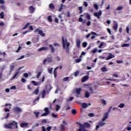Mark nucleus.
<instances>
[{"mask_svg": "<svg viewBox=\"0 0 131 131\" xmlns=\"http://www.w3.org/2000/svg\"><path fill=\"white\" fill-rule=\"evenodd\" d=\"M63 49H66L67 54L69 53V47H70V42H68L67 39H64V37H61Z\"/></svg>", "mask_w": 131, "mask_h": 131, "instance_id": "nucleus-1", "label": "nucleus"}, {"mask_svg": "<svg viewBox=\"0 0 131 131\" xmlns=\"http://www.w3.org/2000/svg\"><path fill=\"white\" fill-rule=\"evenodd\" d=\"M13 126H15L16 128H18V123L15 121H12V122L5 124V127L6 128L13 129L14 128Z\"/></svg>", "mask_w": 131, "mask_h": 131, "instance_id": "nucleus-2", "label": "nucleus"}, {"mask_svg": "<svg viewBox=\"0 0 131 131\" xmlns=\"http://www.w3.org/2000/svg\"><path fill=\"white\" fill-rule=\"evenodd\" d=\"M106 123L105 122H104V121L103 120H101L99 121L98 122V125H96V127H95V130H98V129H99V128H100V127H102V126H104V125H105Z\"/></svg>", "mask_w": 131, "mask_h": 131, "instance_id": "nucleus-3", "label": "nucleus"}, {"mask_svg": "<svg viewBox=\"0 0 131 131\" xmlns=\"http://www.w3.org/2000/svg\"><path fill=\"white\" fill-rule=\"evenodd\" d=\"M73 92L75 94L76 98H78L79 95H80V92H81V88H76L74 89Z\"/></svg>", "mask_w": 131, "mask_h": 131, "instance_id": "nucleus-4", "label": "nucleus"}, {"mask_svg": "<svg viewBox=\"0 0 131 131\" xmlns=\"http://www.w3.org/2000/svg\"><path fill=\"white\" fill-rule=\"evenodd\" d=\"M35 33H36V32H38V34H40V35H41L42 37H45L46 36V34L42 32V30H39V29L37 28L34 31Z\"/></svg>", "mask_w": 131, "mask_h": 131, "instance_id": "nucleus-5", "label": "nucleus"}, {"mask_svg": "<svg viewBox=\"0 0 131 131\" xmlns=\"http://www.w3.org/2000/svg\"><path fill=\"white\" fill-rule=\"evenodd\" d=\"M47 62H48V63H52V62H53V57H48L47 58L44 59L43 60V65H45Z\"/></svg>", "mask_w": 131, "mask_h": 131, "instance_id": "nucleus-6", "label": "nucleus"}, {"mask_svg": "<svg viewBox=\"0 0 131 131\" xmlns=\"http://www.w3.org/2000/svg\"><path fill=\"white\" fill-rule=\"evenodd\" d=\"M44 111H45V113L42 114L41 115V116H48L50 114V111H49V110L48 107H46L44 109Z\"/></svg>", "mask_w": 131, "mask_h": 131, "instance_id": "nucleus-7", "label": "nucleus"}, {"mask_svg": "<svg viewBox=\"0 0 131 131\" xmlns=\"http://www.w3.org/2000/svg\"><path fill=\"white\" fill-rule=\"evenodd\" d=\"M102 11L100 10L98 12H95L94 13V16H95V17H97L98 19H100V16H102Z\"/></svg>", "mask_w": 131, "mask_h": 131, "instance_id": "nucleus-8", "label": "nucleus"}, {"mask_svg": "<svg viewBox=\"0 0 131 131\" xmlns=\"http://www.w3.org/2000/svg\"><path fill=\"white\" fill-rule=\"evenodd\" d=\"M82 127L83 128H90L91 124L88 122H84L82 125Z\"/></svg>", "mask_w": 131, "mask_h": 131, "instance_id": "nucleus-9", "label": "nucleus"}, {"mask_svg": "<svg viewBox=\"0 0 131 131\" xmlns=\"http://www.w3.org/2000/svg\"><path fill=\"white\" fill-rule=\"evenodd\" d=\"M108 116H109L108 113H105L103 115V117H102V119L101 120H102V121L105 122V120H107V119H108Z\"/></svg>", "mask_w": 131, "mask_h": 131, "instance_id": "nucleus-10", "label": "nucleus"}, {"mask_svg": "<svg viewBox=\"0 0 131 131\" xmlns=\"http://www.w3.org/2000/svg\"><path fill=\"white\" fill-rule=\"evenodd\" d=\"M29 10L30 11V14H33L35 11V8L33 7V6H31L29 8Z\"/></svg>", "mask_w": 131, "mask_h": 131, "instance_id": "nucleus-11", "label": "nucleus"}, {"mask_svg": "<svg viewBox=\"0 0 131 131\" xmlns=\"http://www.w3.org/2000/svg\"><path fill=\"white\" fill-rule=\"evenodd\" d=\"M113 28H114L115 31H117V29L118 28V24H117L116 21H114V24L113 26Z\"/></svg>", "mask_w": 131, "mask_h": 131, "instance_id": "nucleus-12", "label": "nucleus"}, {"mask_svg": "<svg viewBox=\"0 0 131 131\" xmlns=\"http://www.w3.org/2000/svg\"><path fill=\"white\" fill-rule=\"evenodd\" d=\"M13 111H14V112H21L22 110H21V108H20V107L17 106L13 108Z\"/></svg>", "mask_w": 131, "mask_h": 131, "instance_id": "nucleus-13", "label": "nucleus"}, {"mask_svg": "<svg viewBox=\"0 0 131 131\" xmlns=\"http://www.w3.org/2000/svg\"><path fill=\"white\" fill-rule=\"evenodd\" d=\"M47 50H49V48L47 47H43L40 48L38 50V52H41V51H46Z\"/></svg>", "mask_w": 131, "mask_h": 131, "instance_id": "nucleus-14", "label": "nucleus"}, {"mask_svg": "<svg viewBox=\"0 0 131 131\" xmlns=\"http://www.w3.org/2000/svg\"><path fill=\"white\" fill-rule=\"evenodd\" d=\"M19 73H20V72H19V71L15 73L14 75L10 79V80H13V79H15L16 78V77H17V76H18V74H19Z\"/></svg>", "mask_w": 131, "mask_h": 131, "instance_id": "nucleus-15", "label": "nucleus"}, {"mask_svg": "<svg viewBox=\"0 0 131 131\" xmlns=\"http://www.w3.org/2000/svg\"><path fill=\"white\" fill-rule=\"evenodd\" d=\"M89 106H91V103H82V108H88Z\"/></svg>", "mask_w": 131, "mask_h": 131, "instance_id": "nucleus-16", "label": "nucleus"}, {"mask_svg": "<svg viewBox=\"0 0 131 131\" xmlns=\"http://www.w3.org/2000/svg\"><path fill=\"white\" fill-rule=\"evenodd\" d=\"M89 78V76H84L82 78V82H85Z\"/></svg>", "mask_w": 131, "mask_h": 131, "instance_id": "nucleus-17", "label": "nucleus"}, {"mask_svg": "<svg viewBox=\"0 0 131 131\" xmlns=\"http://www.w3.org/2000/svg\"><path fill=\"white\" fill-rule=\"evenodd\" d=\"M49 48L51 49L52 53H55V48L52 45H49Z\"/></svg>", "mask_w": 131, "mask_h": 131, "instance_id": "nucleus-18", "label": "nucleus"}, {"mask_svg": "<svg viewBox=\"0 0 131 131\" xmlns=\"http://www.w3.org/2000/svg\"><path fill=\"white\" fill-rule=\"evenodd\" d=\"M60 130L61 131H65V129H66V128L65 127V125L63 124H61L60 126Z\"/></svg>", "mask_w": 131, "mask_h": 131, "instance_id": "nucleus-19", "label": "nucleus"}, {"mask_svg": "<svg viewBox=\"0 0 131 131\" xmlns=\"http://www.w3.org/2000/svg\"><path fill=\"white\" fill-rule=\"evenodd\" d=\"M100 101H101V104H102V105H105L107 104V101H106L105 100L100 99Z\"/></svg>", "mask_w": 131, "mask_h": 131, "instance_id": "nucleus-20", "label": "nucleus"}, {"mask_svg": "<svg viewBox=\"0 0 131 131\" xmlns=\"http://www.w3.org/2000/svg\"><path fill=\"white\" fill-rule=\"evenodd\" d=\"M20 126H21V127H24L25 126V127L28 126V123H21L20 124Z\"/></svg>", "mask_w": 131, "mask_h": 131, "instance_id": "nucleus-21", "label": "nucleus"}, {"mask_svg": "<svg viewBox=\"0 0 131 131\" xmlns=\"http://www.w3.org/2000/svg\"><path fill=\"white\" fill-rule=\"evenodd\" d=\"M57 69H58V67L56 68L53 72V74L54 75V77L56 78L57 77Z\"/></svg>", "mask_w": 131, "mask_h": 131, "instance_id": "nucleus-22", "label": "nucleus"}, {"mask_svg": "<svg viewBox=\"0 0 131 131\" xmlns=\"http://www.w3.org/2000/svg\"><path fill=\"white\" fill-rule=\"evenodd\" d=\"M50 9H51V10H55V5L53 4V3H51L49 5Z\"/></svg>", "mask_w": 131, "mask_h": 131, "instance_id": "nucleus-23", "label": "nucleus"}, {"mask_svg": "<svg viewBox=\"0 0 131 131\" xmlns=\"http://www.w3.org/2000/svg\"><path fill=\"white\" fill-rule=\"evenodd\" d=\"M41 73H42V71L38 72L36 75V78H39V77H40V75H41Z\"/></svg>", "mask_w": 131, "mask_h": 131, "instance_id": "nucleus-24", "label": "nucleus"}, {"mask_svg": "<svg viewBox=\"0 0 131 131\" xmlns=\"http://www.w3.org/2000/svg\"><path fill=\"white\" fill-rule=\"evenodd\" d=\"M101 70L102 72H107L108 71V69L106 67H103L101 69Z\"/></svg>", "mask_w": 131, "mask_h": 131, "instance_id": "nucleus-25", "label": "nucleus"}, {"mask_svg": "<svg viewBox=\"0 0 131 131\" xmlns=\"http://www.w3.org/2000/svg\"><path fill=\"white\" fill-rule=\"evenodd\" d=\"M123 9V6H119L117 7V8L116 9V11H121Z\"/></svg>", "mask_w": 131, "mask_h": 131, "instance_id": "nucleus-26", "label": "nucleus"}, {"mask_svg": "<svg viewBox=\"0 0 131 131\" xmlns=\"http://www.w3.org/2000/svg\"><path fill=\"white\" fill-rule=\"evenodd\" d=\"M38 93H39V89L37 88L35 90H34V94H35V95H38Z\"/></svg>", "mask_w": 131, "mask_h": 131, "instance_id": "nucleus-27", "label": "nucleus"}, {"mask_svg": "<svg viewBox=\"0 0 131 131\" xmlns=\"http://www.w3.org/2000/svg\"><path fill=\"white\" fill-rule=\"evenodd\" d=\"M30 25V23H27L26 24V25L23 27V30H24L26 29V28H27V27H28V26H29Z\"/></svg>", "mask_w": 131, "mask_h": 131, "instance_id": "nucleus-28", "label": "nucleus"}, {"mask_svg": "<svg viewBox=\"0 0 131 131\" xmlns=\"http://www.w3.org/2000/svg\"><path fill=\"white\" fill-rule=\"evenodd\" d=\"M77 113V112L76 111V110H72V114H73V115H76Z\"/></svg>", "mask_w": 131, "mask_h": 131, "instance_id": "nucleus-29", "label": "nucleus"}, {"mask_svg": "<svg viewBox=\"0 0 131 131\" xmlns=\"http://www.w3.org/2000/svg\"><path fill=\"white\" fill-rule=\"evenodd\" d=\"M60 108H61V106H60V105H59L58 104L56 105V109H55L56 112H58V111H59V110H60Z\"/></svg>", "mask_w": 131, "mask_h": 131, "instance_id": "nucleus-30", "label": "nucleus"}, {"mask_svg": "<svg viewBox=\"0 0 131 131\" xmlns=\"http://www.w3.org/2000/svg\"><path fill=\"white\" fill-rule=\"evenodd\" d=\"M0 17L1 19H4V18H5V14H4V12H2L0 13Z\"/></svg>", "mask_w": 131, "mask_h": 131, "instance_id": "nucleus-31", "label": "nucleus"}, {"mask_svg": "<svg viewBox=\"0 0 131 131\" xmlns=\"http://www.w3.org/2000/svg\"><path fill=\"white\" fill-rule=\"evenodd\" d=\"M118 108H124V103H120L118 106Z\"/></svg>", "mask_w": 131, "mask_h": 131, "instance_id": "nucleus-32", "label": "nucleus"}, {"mask_svg": "<svg viewBox=\"0 0 131 131\" xmlns=\"http://www.w3.org/2000/svg\"><path fill=\"white\" fill-rule=\"evenodd\" d=\"M14 68H15V64L14 63H12L10 67V70H14Z\"/></svg>", "mask_w": 131, "mask_h": 131, "instance_id": "nucleus-33", "label": "nucleus"}, {"mask_svg": "<svg viewBox=\"0 0 131 131\" xmlns=\"http://www.w3.org/2000/svg\"><path fill=\"white\" fill-rule=\"evenodd\" d=\"M85 98H90V93L88 91L85 93Z\"/></svg>", "mask_w": 131, "mask_h": 131, "instance_id": "nucleus-34", "label": "nucleus"}, {"mask_svg": "<svg viewBox=\"0 0 131 131\" xmlns=\"http://www.w3.org/2000/svg\"><path fill=\"white\" fill-rule=\"evenodd\" d=\"M31 82L35 86H37V85H38V82H36L35 81H32Z\"/></svg>", "mask_w": 131, "mask_h": 131, "instance_id": "nucleus-35", "label": "nucleus"}, {"mask_svg": "<svg viewBox=\"0 0 131 131\" xmlns=\"http://www.w3.org/2000/svg\"><path fill=\"white\" fill-rule=\"evenodd\" d=\"M77 103L78 104H79V105H81L80 110H81V112H82V102L77 101Z\"/></svg>", "mask_w": 131, "mask_h": 131, "instance_id": "nucleus-36", "label": "nucleus"}, {"mask_svg": "<svg viewBox=\"0 0 131 131\" xmlns=\"http://www.w3.org/2000/svg\"><path fill=\"white\" fill-rule=\"evenodd\" d=\"M122 48H127L128 47H129V44H127V43H124L122 45Z\"/></svg>", "mask_w": 131, "mask_h": 131, "instance_id": "nucleus-37", "label": "nucleus"}, {"mask_svg": "<svg viewBox=\"0 0 131 131\" xmlns=\"http://www.w3.org/2000/svg\"><path fill=\"white\" fill-rule=\"evenodd\" d=\"M48 20L49 22H53V19H52V16H49L48 17Z\"/></svg>", "mask_w": 131, "mask_h": 131, "instance_id": "nucleus-38", "label": "nucleus"}, {"mask_svg": "<svg viewBox=\"0 0 131 131\" xmlns=\"http://www.w3.org/2000/svg\"><path fill=\"white\" fill-rule=\"evenodd\" d=\"M77 46L78 48H79L80 47V40H77Z\"/></svg>", "mask_w": 131, "mask_h": 131, "instance_id": "nucleus-39", "label": "nucleus"}, {"mask_svg": "<svg viewBox=\"0 0 131 131\" xmlns=\"http://www.w3.org/2000/svg\"><path fill=\"white\" fill-rule=\"evenodd\" d=\"M63 10V4L60 5V7L58 9V12H62Z\"/></svg>", "mask_w": 131, "mask_h": 131, "instance_id": "nucleus-40", "label": "nucleus"}, {"mask_svg": "<svg viewBox=\"0 0 131 131\" xmlns=\"http://www.w3.org/2000/svg\"><path fill=\"white\" fill-rule=\"evenodd\" d=\"M3 55L4 58H5L7 55V53H6V52H2V51H0V55Z\"/></svg>", "mask_w": 131, "mask_h": 131, "instance_id": "nucleus-41", "label": "nucleus"}, {"mask_svg": "<svg viewBox=\"0 0 131 131\" xmlns=\"http://www.w3.org/2000/svg\"><path fill=\"white\" fill-rule=\"evenodd\" d=\"M126 31L127 33L128 34H129V26H128L126 29Z\"/></svg>", "mask_w": 131, "mask_h": 131, "instance_id": "nucleus-42", "label": "nucleus"}, {"mask_svg": "<svg viewBox=\"0 0 131 131\" xmlns=\"http://www.w3.org/2000/svg\"><path fill=\"white\" fill-rule=\"evenodd\" d=\"M85 15L88 20H91V15H90V14H89L88 13H85Z\"/></svg>", "mask_w": 131, "mask_h": 131, "instance_id": "nucleus-43", "label": "nucleus"}, {"mask_svg": "<svg viewBox=\"0 0 131 131\" xmlns=\"http://www.w3.org/2000/svg\"><path fill=\"white\" fill-rule=\"evenodd\" d=\"M108 57H110V59H112L113 58H115V56L114 55H112V54L110 53V55L108 56Z\"/></svg>", "mask_w": 131, "mask_h": 131, "instance_id": "nucleus-44", "label": "nucleus"}, {"mask_svg": "<svg viewBox=\"0 0 131 131\" xmlns=\"http://www.w3.org/2000/svg\"><path fill=\"white\" fill-rule=\"evenodd\" d=\"M53 46L54 47H60V44H59L58 42H55L53 43Z\"/></svg>", "mask_w": 131, "mask_h": 131, "instance_id": "nucleus-45", "label": "nucleus"}, {"mask_svg": "<svg viewBox=\"0 0 131 131\" xmlns=\"http://www.w3.org/2000/svg\"><path fill=\"white\" fill-rule=\"evenodd\" d=\"M23 76L24 77L27 78V77H28V74L27 73H25L23 74Z\"/></svg>", "mask_w": 131, "mask_h": 131, "instance_id": "nucleus-46", "label": "nucleus"}, {"mask_svg": "<svg viewBox=\"0 0 131 131\" xmlns=\"http://www.w3.org/2000/svg\"><path fill=\"white\" fill-rule=\"evenodd\" d=\"M63 81H68L69 80V77H67L63 78Z\"/></svg>", "mask_w": 131, "mask_h": 131, "instance_id": "nucleus-47", "label": "nucleus"}, {"mask_svg": "<svg viewBox=\"0 0 131 131\" xmlns=\"http://www.w3.org/2000/svg\"><path fill=\"white\" fill-rule=\"evenodd\" d=\"M73 99H74V97H70L69 99L67 100V102H70V101H72Z\"/></svg>", "mask_w": 131, "mask_h": 131, "instance_id": "nucleus-48", "label": "nucleus"}, {"mask_svg": "<svg viewBox=\"0 0 131 131\" xmlns=\"http://www.w3.org/2000/svg\"><path fill=\"white\" fill-rule=\"evenodd\" d=\"M89 116H90V117H94V116H95V114L94 113H90L88 114Z\"/></svg>", "mask_w": 131, "mask_h": 131, "instance_id": "nucleus-49", "label": "nucleus"}, {"mask_svg": "<svg viewBox=\"0 0 131 131\" xmlns=\"http://www.w3.org/2000/svg\"><path fill=\"white\" fill-rule=\"evenodd\" d=\"M48 72L50 73V74H52V73H53V68L49 69Z\"/></svg>", "mask_w": 131, "mask_h": 131, "instance_id": "nucleus-50", "label": "nucleus"}, {"mask_svg": "<svg viewBox=\"0 0 131 131\" xmlns=\"http://www.w3.org/2000/svg\"><path fill=\"white\" fill-rule=\"evenodd\" d=\"M79 62H81V58L76 59V63H79Z\"/></svg>", "mask_w": 131, "mask_h": 131, "instance_id": "nucleus-51", "label": "nucleus"}, {"mask_svg": "<svg viewBox=\"0 0 131 131\" xmlns=\"http://www.w3.org/2000/svg\"><path fill=\"white\" fill-rule=\"evenodd\" d=\"M79 74V72H78V71L75 72L74 74V76H77V75H78V74Z\"/></svg>", "mask_w": 131, "mask_h": 131, "instance_id": "nucleus-52", "label": "nucleus"}, {"mask_svg": "<svg viewBox=\"0 0 131 131\" xmlns=\"http://www.w3.org/2000/svg\"><path fill=\"white\" fill-rule=\"evenodd\" d=\"M20 81L24 83V82H26V80L25 79V78H22L20 80Z\"/></svg>", "mask_w": 131, "mask_h": 131, "instance_id": "nucleus-53", "label": "nucleus"}, {"mask_svg": "<svg viewBox=\"0 0 131 131\" xmlns=\"http://www.w3.org/2000/svg\"><path fill=\"white\" fill-rule=\"evenodd\" d=\"M82 46L84 48H86V46H88V43H86V42H84Z\"/></svg>", "mask_w": 131, "mask_h": 131, "instance_id": "nucleus-54", "label": "nucleus"}, {"mask_svg": "<svg viewBox=\"0 0 131 131\" xmlns=\"http://www.w3.org/2000/svg\"><path fill=\"white\" fill-rule=\"evenodd\" d=\"M34 114L35 115H36V117H38V115H39V112H34Z\"/></svg>", "mask_w": 131, "mask_h": 131, "instance_id": "nucleus-55", "label": "nucleus"}, {"mask_svg": "<svg viewBox=\"0 0 131 131\" xmlns=\"http://www.w3.org/2000/svg\"><path fill=\"white\" fill-rule=\"evenodd\" d=\"M83 6H84L86 8L89 6V4L86 3V2H83Z\"/></svg>", "mask_w": 131, "mask_h": 131, "instance_id": "nucleus-56", "label": "nucleus"}, {"mask_svg": "<svg viewBox=\"0 0 131 131\" xmlns=\"http://www.w3.org/2000/svg\"><path fill=\"white\" fill-rule=\"evenodd\" d=\"M104 42H102L100 43V45L99 46V49H101V48L103 46H104Z\"/></svg>", "mask_w": 131, "mask_h": 131, "instance_id": "nucleus-57", "label": "nucleus"}, {"mask_svg": "<svg viewBox=\"0 0 131 131\" xmlns=\"http://www.w3.org/2000/svg\"><path fill=\"white\" fill-rule=\"evenodd\" d=\"M79 22H82V15H80V17L79 18Z\"/></svg>", "mask_w": 131, "mask_h": 131, "instance_id": "nucleus-58", "label": "nucleus"}, {"mask_svg": "<svg viewBox=\"0 0 131 131\" xmlns=\"http://www.w3.org/2000/svg\"><path fill=\"white\" fill-rule=\"evenodd\" d=\"M25 57V56L22 55V56H20L19 58H18L17 60H21V59L24 58Z\"/></svg>", "mask_w": 131, "mask_h": 131, "instance_id": "nucleus-59", "label": "nucleus"}, {"mask_svg": "<svg viewBox=\"0 0 131 131\" xmlns=\"http://www.w3.org/2000/svg\"><path fill=\"white\" fill-rule=\"evenodd\" d=\"M52 116L54 118H57L58 117L57 115H55L54 113H52Z\"/></svg>", "mask_w": 131, "mask_h": 131, "instance_id": "nucleus-60", "label": "nucleus"}, {"mask_svg": "<svg viewBox=\"0 0 131 131\" xmlns=\"http://www.w3.org/2000/svg\"><path fill=\"white\" fill-rule=\"evenodd\" d=\"M39 97H37V98H36L34 101H33V103H35V102H37V101H39Z\"/></svg>", "mask_w": 131, "mask_h": 131, "instance_id": "nucleus-61", "label": "nucleus"}, {"mask_svg": "<svg viewBox=\"0 0 131 131\" xmlns=\"http://www.w3.org/2000/svg\"><path fill=\"white\" fill-rule=\"evenodd\" d=\"M94 6L95 9H96V10H98L99 9V7L98 6V5L94 4Z\"/></svg>", "mask_w": 131, "mask_h": 131, "instance_id": "nucleus-62", "label": "nucleus"}, {"mask_svg": "<svg viewBox=\"0 0 131 131\" xmlns=\"http://www.w3.org/2000/svg\"><path fill=\"white\" fill-rule=\"evenodd\" d=\"M16 86H12L10 88V90H16Z\"/></svg>", "mask_w": 131, "mask_h": 131, "instance_id": "nucleus-63", "label": "nucleus"}, {"mask_svg": "<svg viewBox=\"0 0 131 131\" xmlns=\"http://www.w3.org/2000/svg\"><path fill=\"white\" fill-rule=\"evenodd\" d=\"M42 131H47V129L46 128H45V126H42L41 127Z\"/></svg>", "mask_w": 131, "mask_h": 131, "instance_id": "nucleus-64", "label": "nucleus"}]
</instances>
